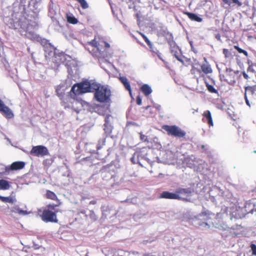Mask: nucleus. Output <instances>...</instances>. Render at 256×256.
I'll use <instances>...</instances> for the list:
<instances>
[{
	"instance_id": "obj_10",
	"label": "nucleus",
	"mask_w": 256,
	"mask_h": 256,
	"mask_svg": "<svg viewBox=\"0 0 256 256\" xmlns=\"http://www.w3.org/2000/svg\"><path fill=\"white\" fill-rule=\"evenodd\" d=\"M245 211H244L242 207L234 206L230 208V219H241L246 216Z\"/></svg>"
},
{
	"instance_id": "obj_33",
	"label": "nucleus",
	"mask_w": 256,
	"mask_h": 256,
	"mask_svg": "<svg viewBox=\"0 0 256 256\" xmlns=\"http://www.w3.org/2000/svg\"><path fill=\"white\" fill-rule=\"evenodd\" d=\"M254 67H256V64H250L248 69L247 72H252L254 73L256 72V70L254 69Z\"/></svg>"
},
{
	"instance_id": "obj_11",
	"label": "nucleus",
	"mask_w": 256,
	"mask_h": 256,
	"mask_svg": "<svg viewBox=\"0 0 256 256\" xmlns=\"http://www.w3.org/2000/svg\"><path fill=\"white\" fill-rule=\"evenodd\" d=\"M244 89V99L246 102L248 106H250V104L248 98H251L253 97L255 91V88L254 86H248L245 87Z\"/></svg>"
},
{
	"instance_id": "obj_44",
	"label": "nucleus",
	"mask_w": 256,
	"mask_h": 256,
	"mask_svg": "<svg viewBox=\"0 0 256 256\" xmlns=\"http://www.w3.org/2000/svg\"><path fill=\"white\" fill-rule=\"evenodd\" d=\"M139 34H140V35L142 36V38H146V36L142 32H140Z\"/></svg>"
},
{
	"instance_id": "obj_8",
	"label": "nucleus",
	"mask_w": 256,
	"mask_h": 256,
	"mask_svg": "<svg viewBox=\"0 0 256 256\" xmlns=\"http://www.w3.org/2000/svg\"><path fill=\"white\" fill-rule=\"evenodd\" d=\"M88 44L94 47L92 50L94 51L96 56L98 58L104 57V50L102 48V45L100 44L96 40V38L88 42Z\"/></svg>"
},
{
	"instance_id": "obj_2",
	"label": "nucleus",
	"mask_w": 256,
	"mask_h": 256,
	"mask_svg": "<svg viewBox=\"0 0 256 256\" xmlns=\"http://www.w3.org/2000/svg\"><path fill=\"white\" fill-rule=\"evenodd\" d=\"M61 204V202L56 204H49L46 206V208L43 210L42 214L40 216L42 220L46 222H58V220L56 216V213L58 210L52 212L55 210L56 207L59 206Z\"/></svg>"
},
{
	"instance_id": "obj_37",
	"label": "nucleus",
	"mask_w": 256,
	"mask_h": 256,
	"mask_svg": "<svg viewBox=\"0 0 256 256\" xmlns=\"http://www.w3.org/2000/svg\"><path fill=\"white\" fill-rule=\"evenodd\" d=\"M136 104L138 105H141L142 104V99H141V98H140V96H138L136 97Z\"/></svg>"
},
{
	"instance_id": "obj_5",
	"label": "nucleus",
	"mask_w": 256,
	"mask_h": 256,
	"mask_svg": "<svg viewBox=\"0 0 256 256\" xmlns=\"http://www.w3.org/2000/svg\"><path fill=\"white\" fill-rule=\"evenodd\" d=\"M214 216V214L210 211L206 210H203L196 217L198 221V224L199 226L209 228L210 225L208 224V222L212 219V216Z\"/></svg>"
},
{
	"instance_id": "obj_45",
	"label": "nucleus",
	"mask_w": 256,
	"mask_h": 256,
	"mask_svg": "<svg viewBox=\"0 0 256 256\" xmlns=\"http://www.w3.org/2000/svg\"><path fill=\"white\" fill-rule=\"evenodd\" d=\"M122 1H125L126 3H128L132 2V0H122Z\"/></svg>"
},
{
	"instance_id": "obj_28",
	"label": "nucleus",
	"mask_w": 256,
	"mask_h": 256,
	"mask_svg": "<svg viewBox=\"0 0 256 256\" xmlns=\"http://www.w3.org/2000/svg\"><path fill=\"white\" fill-rule=\"evenodd\" d=\"M11 212H12L18 213L20 214L24 215L27 214V212L26 210H20L18 206H16L14 207L11 210Z\"/></svg>"
},
{
	"instance_id": "obj_47",
	"label": "nucleus",
	"mask_w": 256,
	"mask_h": 256,
	"mask_svg": "<svg viewBox=\"0 0 256 256\" xmlns=\"http://www.w3.org/2000/svg\"><path fill=\"white\" fill-rule=\"evenodd\" d=\"M90 212H91L92 214L94 215V211H91Z\"/></svg>"
},
{
	"instance_id": "obj_48",
	"label": "nucleus",
	"mask_w": 256,
	"mask_h": 256,
	"mask_svg": "<svg viewBox=\"0 0 256 256\" xmlns=\"http://www.w3.org/2000/svg\"><path fill=\"white\" fill-rule=\"evenodd\" d=\"M237 63H238V64H239L240 63V62H239V60H238V59H237Z\"/></svg>"
},
{
	"instance_id": "obj_13",
	"label": "nucleus",
	"mask_w": 256,
	"mask_h": 256,
	"mask_svg": "<svg viewBox=\"0 0 256 256\" xmlns=\"http://www.w3.org/2000/svg\"><path fill=\"white\" fill-rule=\"evenodd\" d=\"M202 121L204 122H207L210 126H214L212 114L210 110H207L204 112L202 114Z\"/></svg>"
},
{
	"instance_id": "obj_36",
	"label": "nucleus",
	"mask_w": 256,
	"mask_h": 256,
	"mask_svg": "<svg viewBox=\"0 0 256 256\" xmlns=\"http://www.w3.org/2000/svg\"><path fill=\"white\" fill-rule=\"evenodd\" d=\"M144 40L145 42L146 43V44L150 46H151L152 44L150 41L148 40V38L146 36V38H144Z\"/></svg>"
},
{
	"instance_id": "obj_39",
	"label": "nucleus",
	"mask_w": 256,
	"mask_h": 256,
	"mask_svg": "<svg viewBox=\"0 0 256 256\" xmlns=\"http://www.w3.org/2000/svg\"><path fill=\"white\" fill-rule=\"evenodd\" d=\"M6 106L4 104L1 100H0V111L3 109Z\"/></svg>"
},
{
	"instance_id": "obj_9",
	"label": "nucleus",
	"mask_w": 256,
	"mask_h": 256,
	"mask_svg": "<svg viewBox=\"0 0 256 256\" xmlns=\"http://www.w3.org/2000/svg\"><path fill=\"white\" fill-rule=\"evenodd\" d=\"M30 154L32 156H44L49 154L48 148L42 145L34 146L30 151Z\"/></svg>"
},
{
	"instance_id": "obj_4",
	"label": "nucleus",
	"mask_w": 256,
	"mask_h": 256,
	"mask_svg": "<svg viewBox=\"0 0 256 256\" xmlns=\"http://www.w3.org/2000/svg\"><path fill=\"white\" fill-rule=\"evenodd\" d=\"M60 99L62 100V105L65 108H71L76 112H79L80 110V108L74 106V103L76 104L79 103V102L77 100L76 96L74 94L70 92V95L63 96Z\"/></svg>"
},
{
	"instance_id": "obj_26",
	"label": "nucleus",
	"mask_w": 256,
	"mask_h": 256,
	"mask_svg": "<svg viewBox=\"0 0 256 256\" xmlns=\"http://www.w3.org/2000/svg\"><path fill=\"white\" fill-rule=\"evenodd\" d=\"M223 4H228V6H230L232 4H236L238 6H241L242 3L238 0H222Z\"/></svg>"
},
{
	"instance_id": "obj_16",
	"label": "nucleus",
	"mask_w": 256,
	"mask_h": 256,
	"mask_svg": "<svg viewBox=\"0 0 256 256\" xmlns=\"http://www.w3.org/2000/svg\"><path fill=\"white\" fill-rule=\"evenodd\" d=\"M160 198L172 200H177V198H179L178 196L176 194V192L173 193L168 191L163 192L160 194Z\"/></svg>"
},
{
	"instance_id": "obj_34",
	"label": "nucleus",
	"mask_w": 256,
	"mask_h": 256,
	"mask_svg": "<svg viewBox=\"0 0 256 256\" xmlns=\"http://www.w3.org/2000/svg\"><path fill=\"white\" fill-rule=\"evenodd\" d=\"M68 21L72 24H76L78 22V20L74 16L68 17Z\"/></svg>"
},
{
	"instance_id": "obj_42",
	"label": "nucleus",
	"mask_w": 256,
	"mask_h": 256,
	"mask_svg": "<svg viewBox=\"0 0 256 256\" xmlns=\"http://www.w3.org/2000/svg\"><path fill=\"white\" fill-rule=\"evenodd\" d=\"M157 55L160 59L164 61V60L162 57V54L160 53V52L157 53Z\"/></svg>"
},
{
	"instance_id": "obj_25",
	"label": "nucleus",
	"mask_w": 256,
	"mask_h": 256,
	"mask_svg": "<svg viewBox=\"0 0 256 256\" xmlns=\"http://www.w3.org/2000/svg\"><path fill=\"white\" fill-rule=\"evenodd\" d=\"M10 188V182L5 180H0V190H6Z\"/></svg>"
},
{
	"instance_id": "obj_14",
	"label": "nucleus",
	"mask_w": 256,
	"mask_h": 256,
	"mask_svg": "<svg viewBox=\"0 0 256 256\" xmlns=\"http://www.w3.org/2000/svg\"><path fill=\"white\" fill-rule=\"evenodd\" d=\"M25 162L21 161H18L12 162L10 166L9 169L11 170H17L22 169L25 166Z\"/></svg>"
},
{
	"instance_id": "obj_31",
	"label": "nucleus",
	"mask_w": 256,
	"mask_h": 256,
	"mask_svg": "<svg viewBox=\"0 0 256 256\" xmlns=\"http://www.w3.org/2000/svg\"><path fill=\"white\" fill-rule=\"evenodd\" d=\"M105 144H106V139L105 138H102V139L100 140L98 142L97 146H96L97 150H100Z\"/></svg>"
},
{
	"instance_id": "obj_17",
	"label": "nucleus",
	"mask_w": 256,
	"mask_h": 256,
	"mask_svg": "<svg viewBox=\"0 0 256 256\" xmlns=\"http://www.w3.org/2000/svg\"><path fill=\"white\" fill-rule=\"evenodd\" d=\"M101 210L102 212V215L106 217L113 214L112 213L113 211L112 206H102L101 207Z\"/></svg>"
},
{
	"instance_id": "obj_46",
	"label": "nucleus",
	"mask_w": 256,
	"mask_h": 256,
	"mask_svg": "<svg viewBox=\"0 0 256 256\" xmlns=\"http://www.w3.org/2000/svg\"><path fill=\"white\" fill-rule=\"evenodd\" d=\"M104 130H105L106 132V128L108 127V124H104Z\"/></svg>"
},
{
	"instance_id": "obj_21",
	"label": "nucleus",
	"mask_w": 256,
	"mask_h": 256,
	"mask_svg": "<svg viewBox=\"0 0 256 256\" xmlns=\"http://www.w3.org/2000/svg\"><path fill=\"white\" fill-rule=\"evenodd\" d=\"M185 14L188 16V18L192 21H195L197 22H202V18L198 16L195 14L190 12H186Z\"/></svg>"
},
{
	"instance_id": "obj_22",
	"label": "nucleus",
	"mask_w": 256,
	"mask_h": 256,
	"mask_svg": "<svg viewBox=\"0 0 256 256\" xmlns=\"http://www.w3.org/2000/svg\"><path fill=\"white\" fill-rule=\"evenodd\" d=\"M46 197L48 199H50L54 200L57 201V204H59L60 202L58 199L56 195L53 192L50 190H47L46 194Z\"/></svg>"
},
{
	"instance_id": "obj_24",
	"label": "nucleus",
	"mask_w": 256,
	"mask_h": 256,
	"mask_svg": "<svg viewBox=\"0 0 256 256\" xmlns=\"http://www.w3.org/2000/svg\"><path fill=\"white\" fill-rule=\"evenodd\" d=\"M200 68L202 71L206 74H210L212 72L210 66L208 63L202 64Z\"/></svg>"
},
{
	"instance_id": "obj_35",
	"label": "nucleus",
	"mask_w": 256,
	"mask_h": 256,
	"mask_svg": "<svg viewBox=\"0 0 256 256\" xmlns=\"http://www.w3.org/2000/svg\"><path fill=\"white\" fill-rule=\"evenodd\" d=\"M250 247L252 252V255L256 256V245L254 244H251Z\"/></svg>"
},
{
	"instance_id": "obj_30",
	"label": "nucleus",
	"mask_w": 256,
	"mask_h": 256,
	"mask_svg": "<svg viewBox=\"0 0 256 256\" xmlns=\"http://www.w3.org/2000/svg\"><path fill=\"white\" fill-rule=\"evenodd\" d=\"M234 48L239 53L243 54L246 57H248V52L246 50H242V48H241L240 47H238V46H234Z\"/></svg>"
},
{
	"instance_id": "obj_7",
	"label": "nucleus",
	"mask_w": 256,
	"mask_h": 256,
	"mask_svg": "<svg viewBox=\"0 0 256 256\" xmlns=\"http://www.w3.org/2000/svg\"><path fill=\"white\" fill-rule=\"evenodd\" d=\"M176 194L179 197L177 200L187 202L190 201V198L192 196L194 190L190 188H178L176 189Z\"/></svg>"
},
{
	"instance_id": "obj_15",
	"label": "nucleus",
	"mask_w": 256,
	"mask_h": 256,
	"mask_svg": "<svg viewBox=\"0 0 256 256\" xmlns=\"http://www.w3.org/2000/svg\"><path fill=\"white\" fill-rule=\"evenodd\" d=\"M171 53L173 56L180 62L184 64L183 58L180 52V50L178 46H174L172 49L171 50Z\"/></svg>"
},
{
	"instance_id": "obj_38",
	"label": "nucleus",
	"mask_w": 256,
	"mask_h": 256,
	"mask_svg": "<svg viewBox=\"0 0 256 256\" xmlns=\"http://www.w3.org/2000/svg\"><path fill=\"white\" fill-rule=\"evenodd\" d=\"M140 140L143 141H146V140H147L146 136L145 135L142 134H140Z\"/></svg>"
},
{
	"instance_id": "obj_18",
	"label": "nucleus",
	"mask_w": 256,
	"mask_h": 256,
	"mask_svg": "<svg viewBox=\"0 0 256 256\" xmlns=\"http://www.w3.org/2000/svg\"><path fill=\"white\" fill-rule=\"evenodd\" d=\"M224 80L229 84H231L234 82V76L232 74V70L228 71L226 70V72L224 75Z\"/></svg>"
},
{
	"instance_id": "obj_43",
	"label": "nucleus",
	"mask_w": 256,
	"mask_h": 256,
	"mask_svg": "<svg viewBox=\"0 0 256 256\" xmlns=\"http://www.w3.org/2000/svg\"><path fill=\"white\" fill-rule=\"evenodd\" d=\"M96 200H91L90 202V204H96Z\"/></svg>"
},
{
	"instance_id": "obj_49",
	"label": "nucleus",
	"mask_w": 256,
	"mask_h": 256,
	"mask_svg": "<svg viewBox=\"0 0 256 256\" xmlns=\"http://www.w3.org/2000/svg\"><path fill=\"white\" fill-rule=\"evenodd\" d=\"M221 4L222 6H224L222 3Z\"/></svg>"
},
{
	"instance_id": "obj_20",
	"label": "nucleus",
	"mask_w": 256,
	"mask_h": 256,
	"mask_svg": "<svg viewBox=\"0 0 256 256\" xmlns=\"http://www.w3.org/2000/svg\"><path fill=\"white\" fill-rule=\"evenodd\" d=\"M122 83L124 84L125 88L128 90L130 94H132V89L130 84L126 77H120V78Z\"/></svg>"
},
{
	"instance_id": "obj_19",
	"label": "nucleus",
	"mask_w": 256,
	"mask_h": 256,
	"mask_svg": "<svg viewBox=\"0 0 256 256\" xmlns=\"http://www.w3.org/2000/svg\"><path fill=\"white\" fill-rule=\"evenodd\" d=\"M141 92L146 96H148L152 92L150 86L148 84H143L140 88Z\"/></svg>"
},
{
	"instance_id": "obj_6",
	"label": "nucleus",
	"mask_w": 256,
	"mask_h": 256,
	"mask_svg": "<svg viewBox=\"0 0 256 256\" xmlns=\"http://www.w3.org/2000/svg\"><path fill=\"white\" fill-rule=\"evenodd\" d=\"M162 128L164 130L169 136L177 138H184L186 134L184 131L182 130L180 128L175 125H164L162 126Z\"/></svg>"
},
{
	"instance_id": "obj_1",
	"label": "nucleus",
	"mask_w": 256,
	"mask_h": 256,
	"mask_svg": "<svg viewBox=\"0 0 256 256\" xmlns=\"http://www.w3.org/2000/svg\"><path fill=\"white\" fill-rule=\"evenodd\" d=\"M94 98L100 103H106L110 100L111 92L106 86L100 84H94Z\"/></svg>"
},
{
	"instance_id": "obj_29",
	"label": "nucleus",
	"mask_w": 256,
	"mask_h": 256,
	"mask_svg": "<svg viewBox=\"0 0 256 256\" xmlns=\"http://www.w3.org/2000/svg\"><path fill=\"white\" fill-rule=\"evenodd\" d=\"M206 86L208 90L211 93L214 94H218V90L214 88L210 84H208L207 82H205Z\"/></svg>"
},
{
	"instance_id": "obj_40",
	"label": "nucleus",
	"mask_w": 256,
	"mask_h": 256,
	"mask_svg": "<svg viewBox=\"0 0 256 256\" xmlns=\"http://www.w3.org/2000/svg\"><path fill=\"white\" fill-rule=\"evenodd\" d=\"M242 76H243L244 78L246 80H248L249 78V76H248V74H246L245 72H242Z\"/></svg>"
},
{
	"instance_id": "obj_27",
	"label": "nucleus",
	"mask_w": 256,
	"mask_h": 256,
	"mask_svg": "<svg viewBox=\"0 0 256 256\" xmlns=\"http://www.w3.org/2000/svg\"><path fill=\"white\" fill-rule=\"evenodd\" d=\"M0 200L4 202H8L10 204L14 203L16 200L12 196H0Z\"/></svg>"
},
{
	"instance_id": "obj_23",
	"label": "nucleus",
	"mask_w": 256,
	"mask_h": 256,
	"mask_svg": "<svg viewBox=\"0 0 256 256\" xmlns=\"http://www.w3.org/2000/svg\"><path fill=\"white\" fill-rule=\"evenodd\" d=\"M6 118H11L14 116V114L12 110L8 107L6 106L3 109L0 111Z\"/></svg>"
},
{
	"instance_id": "obj_32",
	"label": "nucleus",
	"mask_w": 256,
	"mask_h": 256,
	"mask_svg": "<svg viewBox=\"0 0 256 256\" xmlns=\"http://www.w3.org/2000/svg\"><path fill=\"white\" fill-rule=\"evenodd\" d=\"M222 53L224 56L225 58H230L232 56V54L231 52L226 48H224L222 50Z\"/></svg>"
},
{
	"instance_id": "obj_41",
	"label": "nucleus",
	"mask_w": 256,
	"mask_h": 256,
	"mask_svg": "<svg viewBox=\"0 0 256 256\" xmlns=\"http://www.w3.org/2000/svg\"><path fill=\"white\" fill-rule=\"evenodd\" d=\"M102 42L104 44L106 48H109L110 47V44L107 42L103 41Z\"/></svg>"
},
{
	"instance_id": "obj_3",
	"label": "nucleus",
	"mask_w": 256,
	"mask_h": 256,
	"mask_svg": "<svg viewBox=\"0 0 256 256\" xmlns=\"http://www.w3.org/2000/svg\"><path fill=\"white\" fill-rule=\"evenodd\" d=\"M92 86L89 82H84L74 84L71 88L70 93L78 96L91 92Z\"/></svg>"
},
{
	"instance_id": "obj_12",
	"label": "nucleus",
	"mask_w": 256,
	"mask_h": 256,
	"mask_svg": "<svg viewBox=\"0 0 256 256\" xmlns=\"http://www.w3.org/2000/svg\"><path fill=\"white\" fill-rule=\"evenodd\" d=\"M244 211L246 212V216L249 213H252L255 209L254 203L251 200L247 201L245 202L244 206L242 207Z\"/></svg>"
}]
</instances>
